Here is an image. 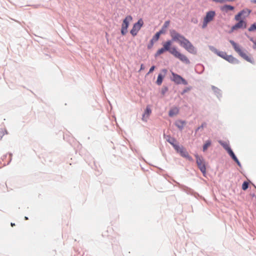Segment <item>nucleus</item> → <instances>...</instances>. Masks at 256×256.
Returning <instances> with one entry per match:
<instances>
[{"label":"nucleus","mask_w":256,"mask_h":256,"mask_svg":"<svg viewBox=\"0 0 256 256\" xmlns=\"http://www.w3.org/2000/svg\"><path fill=\"white\" fill-rule=\"evenodd\" d=\"M254 45L256 46V40L255 42H254Z\"/></svg>","instance_id":"obj_36"},{"label":"nucleus","mask_w":256,"mask_h":256,"mask_svg":"<svg viewBox=\"0 0 256 256\" xmlns=\"http://www.w3.org/2000/svg\"><path fill=\"white\" fill-rule=\"evenodd\" d=\"M170 36L172 37V40L177 41L179 43L184 38V36L180 35V34L177 32L175 30H171L170 31Z\"/></svg>","instance_id":"obj_12"},{"label":"nucleus","mask_w":256,"mask_h":256,"mask_svg":"<svg viewBox=\"0 0 256 256\" xmlns=\"http://www.w3.org/2000/svg\"><path fill=\"white\" fill-rule=\"evenodd\" d=\"M219 143L224 147V148L228 152L230 150H232V149L229 146L228 144L226 142H223L221 140H220Z\"/></svg>","instance_id":"obj_20"},{"label":"nucleus","mask_w":256,"mask_h":256,"mask_svg":"<svg viewBox=\"0 0 256 256\" xmlns=\"http://www.w3.org/2000/svg\"><path fill=\"white\" fill-rule=\"evenodd\" d=\"M143 69H144V67H143V64H141L140 70H142Z\"/></svg>","instance_id":"obj_32"},{"label":"nucleus","mask_w":256,"mask_h":256,"mask_svg":"<svg viewBox=\"0 0 256 256\" xmlns=\"http://www.w3.org/2000/svg\"><path fill=\"white\" fill-rule=\"evenodd\" d=\"M178 111L179 110L177 108H174L170 110L168 115L170 117L174 116L178 113Z\"/></svg>","instance_id":"obj_17"},{"label":"nucleus","mask_w":256,"mask_h":256,"mask_svg":"<svg viewBox=\"0 0 256 256\" xmlns=\"http://www.w3.org/2000/svg\"><path fill=\"white\" fill-rule=\"evenodd\" d=\"M172 44V42L171 40H168L162 44L163 48L166 51H168L170 54H172L174 57L178 58L182 62L186 64H189L190 62L185 55L178 52L175 47L170 48Z\"/></svg>","instance_id":"obj_1"},{"label":"nucleus","mask_w":256,"mask_h":256,"mask_svg":"<svg viewBox=\"0 0 256 256\" xmlns=\"http://www.w3.org/2000/svg\"><path fill=\"white\" fill-rule=\"evenodd\" d=\"M132 20V17L130 16H128L123 20L121 29V33L122 35H125L126 34L129 23Z\"/></svg>","instance_id":"obj_5"},{"label":"nucleus","mask_w":256,"mask_h":256,"mask_svg":"<svg viewBox=\"0 0 256 256\" xmlns=\"http://www.w3.org/2000/svg\"><path fill=\"white\" fill-rule=\"evenodd\" d=\"M162 80H163L162 76V74H159L158 75V78L156 80V84L159 86L162 83Z\"/></svg>","instance_id":"obj_24"},{"label":"nucleus","mask_w":256,"mask_h":256,"mask_svg":"<svg viewBox=\"0 0 256 256\" xmlns=\"http://www.w3.org/2000/svg\"><path fill=\"white\" fill-rule=\"evenodd\" d=\"M206 126V123H203L200 127H198L197 128L196 131L198 130H200V128H202Z\"/></svg>","instance_id":"obj_31"},{"label":"nucleus","mask_w":256,"mask_h":256,"mask_svg":"<svg viewBox=\"0 0 256 256\" xmlns=\"http://www.w3.org/2000/svg\"><path fill=\"white\" fill-rule=\"evenodd\" d=\"M215 16L216 13L214 11L212 10L206 12V16L204 18L202 28H206L207 26L208 23L213 20Z\"/></svg>","instance_id":"obj_4"},{"label":"nucleus","mask_w":256,"mask_h":256,"mask_svg":"<svg viewBox=\"0 0 256 256\" xmlns=\"http://www.w3.org/2000/svg\"><path fill=\"white\" fill-rule=\"evenodd\" d=\"M230 42L232 46L235 51L238 52L241 57L250 63H254L252 59L248 56L246 52L242 51L240 46L232 40H230Z\"/></svg>","instance_id":"obj_2"},{"label":"nucleus","mask_w":256,"mask_h":256,"mask_svg":"<svg viewBox=\"0 0 256 256\" xmlns=\"http://www.w3.org/2000/svg\"><path fill=\"white\" fill-rule=\"evenodd\" d=\"M11 226H14V224L12 223V224H11Z\"/></svg>","instance_id":"obj_37"},{"label":"nucleus","mask_w":256,"mask_h":256,"mask_svg":"<svg viewBox=\"0 0 256 256\" xmlns=\"http://www.w3.org/2000/svg\"><path fill=\"white\" fill-rule=\"evenodd\" d=\"M166 51V50H164V48L163 47L162 48H161L159 49L156 52L155 54V56L156 57V56H160V54H163Z\"/></svg>","instance_id":"obj_25"},{"label":"nucleus","mask_w":256,"mask_h":256,"mask_svg":"<svg viewBox=\"0 0 256 256\" xmlns=\"http://www.w3.org/2000/svg\"><path fill=\"white\" fill-rule=\"evenodd\" d=\"M248 182H244V183L242 184V189L244 190H246L248 188Z\"/></svg>","instance_id":"obj_28"},{"label":"nucleus","mask_w":256,"mask_h":256,"mask_svg":"<svg viewBox=\"0 0 256 256\" xmlns=\"http://www.w3.org/2000/svg\"><path fill=\"white\" fill-rule=\"evenodd\" d=\"M168 141L173 146L174 149H176V146H178L176 144V140L174 138H170Z\"/></svg>","instance_id":"obj_22"},{"label":"nucleus","mask_w":256,"mask_h":256,"mask_svg":"<svg viewBox=\"0 0 256 256\" xmlns=\"http://www.w3.org/2000/svg\"><path fill=\"white\" fill-rule=\"evenodd\" d=\"M170 24V22L169 20H167L164 22L162 29L161 30H162L163 33L165 32L166 30Z\"/></svg>","instance_id":"obj_23"},{"label":"nucleus","mask_w":256,"mask_h":256,"mask_svg":"<svg viewBox=\"0 0 256 256\" xmlns=\"http://www.w3.org/2000/svg\"><path fill=\"white\" fill-rule=\"evenodd\" d=\"M250 40L251 41H252L253 42H254V41L253 40V39H252V38H251L250 39Z\"/></svg>","instance_id":"obj_35"},{"label":"nucleus","mask_w":256,"mask_h":256,"mask_svg":"<svg viewBox=\"0 0 256 256\" xmlns=\"http://www.w3.org/2000/svg\"><path fill=\"white\" fill-rule=\"evenodd\" d=\"M250 13V10H243L235 16L234 19L236 20H239L240 19L244 20V18L249 16Z\"/></svg>","instance_id":"obj_7"},{"label":"nucleus","mask_w":256,"mask_h":256,"mask_svg":"<svg viewBox=\"0 0 256 256\" xmlns=\"http://www.w3.org/2000/svg\"><path fill=\"white\" fill-rule=\"evenodd\" d=\"M225 60L232 64L238 63V60L232 55H227Z\"/></svg>","instance_id":"obj_14"},{"label":"nucleus","mask_w":256,"mask_h":256,"mask_svg":"<svg viewBox=\"0 0 256 256\" xmlns=\"http://www.w3.org/2000/svg\"><path fill=\"white\" fill-rule=\"evenodd\" d=\"M229 154L232 156V158L238 164V166H240V162L235 154H234V152L232 150H230V152H228Z\"/></svg>","instance_id":"obj_21"},{"label":"nucleus","mask_w":256,"mask_h":256,"mask_svg":"<svg viewBox=\"0 0 256 256\" xmlns=\"http://www.w3.org/2000/svg\"><path fill=\"white\" fill-rule=\"evenodd\" d=\"M6 134H7V132L4 128H0V140L2 139V136Z\"/></svg>","instance_id":"obj_27"},{"label":"nucleus","mask_w":256,"mask_h":256,"mask_svg":"<svg viewBox=\"0 0 256 256\" xmlns=\"http://www.w3.org/2000/svg\"><path fill=\"white\" fill-rule=\"evenodd\" d=\"M211 144V142L210 140H208L206 142V144L203 146V150L206 151L208 148L210 146Z\"/></svg>","instance_id":"obj_26"},{"label":"nucleus","mask_w":256,"mask_h":256,"mask_svg":"<svg viewBox=\"0 0 256 256\" xmlns=\"http://www.w3.org/2000/svg\"><path fill=\"white\" fill-rule=\"evenodd\" d=\"M195 156L198 168L203 174L206 173V168L203 158L197 154L195 155Z\"/></svg>","instance_id":"obj_8"},{"label":"nucleus","mask_w":256,"mask_h":256,"mask_svg":"<svg viewBox=\"0 0 256 256\" xmlns=\"http://www.w3.org/2000/svg\"><path fill=\"white\" fill-rule=\"evenodd\" d=\"M179 44L189 52L192 54H196V50L194 46L186 38H184Z\"/></svg>","instance_id":"obj_3"},{"label":"nucleus","mask_w":256,"mask_h":256,"mask_svg":"<svg viewBox=\"0 0 256 256\" xmlns=\"http://www.w3.org/2000/svg\"><path fill=\"white\" fill-rule=\"evenodd\" d=\"M186 122L182 120H178L176 122V126L180 130H182Z\"/></svg>","instance_id":"obj_19"},{"label":"nucleus","mask_w":256,"mask_h":256,"mask_svg":"<svg viewBox=\"0 0 256 256\" xmlns=\"http://www.w3.org/2000/svg\"><path fill=\"white\" fill-rule=\"evenodd\" d=\"M172 80L176 84H180L182 83L184 84H187L186 81L180 75L176 74L174 72H172Z\"/></svg>","instance_id":"obj_11"},{"label":"nucleus","mask_w":256,"mask_h":256,"mask_svg":"<svg viewBox=\"0 0 256 256\" xmlns=\"http://www.w3.org/2000/svg\"><path fill=\"white\" fill-rule=\"evenodd\" d=\"M152 110L150 107L147 106L145 111L144 114L142 116V120L144 121H146V118L148 117L150 114Z\"/></svg>","instance_id":"obj_16"},{"label":"nucleus","mask_w":256,"mask_h":256,"mask_svg":"<svg viewBox=\"0 0 256 256\" xmlns=\"http://www.w3.org/2000/svg\"><path fill=\"white\" fill-rule=\"evenodd\" d=\"M144 24L142 19H140L138 22L134 24L130 32L133 36H135L137 34L138 32L140 29Z\"/></svg>","instance_id":"obj_6"},{"label":"nucleus","mask_w":256,"mask_h":256,"mask_svg":"<svg viewBox=\"0 0 256 256\" xmlns=\"http://www.w3.org/2000/svg\"><path fill=\"white\" fill-rule=\"evenodd\" d=\"M164 94V91H162V94Z\"/></svg>","instance_id":"obj_38"},{"label":"nucleus","mask_w":256,"mask_h":256,"mask_svg":"<svg viewBox=\"0 0 256 256\" xmlns=\"http://www.w3.org/2000/svg\"><path fill=\"white\" fill-rule=\"evenodd\" d=\"M25 219L26 220H28V218L27 217H25Z\"/></svg>","instance_id":"obj_39"},{"label":"nucleus","mask_w":256,"mask_h":256,"mask_svg":"<svg viewBox=\"0 0 256 256\" xmlns=\"http://www.w3.org/2000/svg\"><path fill=\"white\" fill-rule=\"evenodd\" d=\"M154 68H155V66H152V67L150 68V69L149 72H148V74H150V73H151V72H152L154 70Z\"/></svg>","instance_id":"obj_30"},{"label":"nucleus","mask_w":256,"mask_h":256,"mask_svg":"<svg viewBox=\"0 0 256 256\" xmlns=\"http://www.w3.org/2000/svg\"><path fill=\"white\" fill-rule=\"evenodd\" d=\"M162 33V30H160L159 32H157L152 39V42H156L159 39L160 35Z\"/></svg>","instance_id":"obj_18"},{"label":"nucleus","mask_w":256,"mask_h":256,"mask_svg":"<svg viewBox=\"0 0 256 256\" xmlns=\"http://www.w3.org/2000/svg\"><path fill=\"white\" fill-rule=\"evenodd\" d=\"M176 152L180 154L181 156L185 158H188L190 160H192V158L186 152V150L182 147L178 146H176Z\"/></svg>","instance_id":"obj_9"},{"label":"nucleus","mask_w":256,"mask_h":256,"mask_svg":"<svg viewBox=\"0 0 256 256\" xmlns=\"http://www.w3.org/2000/svg\"><path fill=\"white\" fill-rule=\"evenodd\" d=\"M256 30V24H252L249 28L248 30L250 32H252Z\"/></svg>","instance_id":"obj_29"},{"label":"nucleus","mask_w":256,"mask_h":256,"mask_svg":"<svg viewBox=\"0 0 256 256\" xmlns=\"http://www.w3.org/2000/svg\"><path fill=\"white\" fill-rule=\"evenodd\" d=\"M254 2H256V1H254Z\"/></svg>","instance_id":"obj_40"},{"label":"nucleus","mask_w":256,"mask_h":256,"mask_svg":"<svg viewBox=\"0 0 256 256\" xmlns=\"http://www.w3.org/2000/svg\"><path fill=\"white\" fill-rule=\"evenodd\" d=\"M234 8L230 5H224L220 8V10L224 12H227L228 11L233 10Z\"/></svg>","instance_id":"obj_15"},{"label":"nucleus","mask_w":256,"mask_h":256,"mask_svg":"<svg viewBox=\"0 0 256 256\" xmlns=\"http://www.w3.org/2000/svg\"><path fill=\"white\" fill-rule=\"evenodd\" d=\"M187 90H184L183 92L182 93V94H184V93L186 92H187Z\"/></svg>","instance_id":"obj_33"},{"label":"nucleus","mask_w":256,"mask_h":256,"mask_svg":"<svg viewBox=\"0 0 256 256\" xmlns=\"http://www.w3.org/2000/svg\"><path fill=\"white\" fill-rule=\"evenodd\" d=\"M163 71L166 73V70L164 69L163 70Z\"/></svg>","instance_id":"obj_34"},{"label":"nucleus","mask_w":256,"mask_h":256,"mask_svg":"<svg viewBox=\"0 0 256 256\" xmlns=\"http://www.w3.org/2000/svg\"><path fill=\"white\" fill-rule=\"evenodd\" d=\"M238 22L232 27L231 32L240 28H245L246 27V22L245 20L240 19Z\"/></svg>","instance_id":"obj_10"},{"label":"nucleus","mask_w":256,"mask_h":256,"mask_svg":"<svg viewBox=\"0 0 256 256\" xmlns=\"http://www.w3.org/2000/svg\"><path fill=\"white\" fill-rule=\"evenodd\" d=\"M210 49L212 52H214V53H216L218 56H219L224 58V60L226 59V58L228 55L226 52H222V51H218V50H216V48H214L212 46L210 47Z\"/></svg>","instance_id":"obj_13"}]
</instances>
